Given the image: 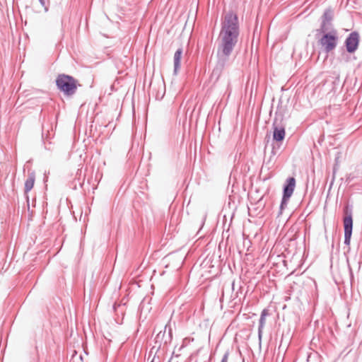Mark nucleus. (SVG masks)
<instances>
[{"label": "nucleus", "mask_w": 362, "mask_h": 362, "mask_svg": "<svg viewBox=\"0 0 362 362\" xmlns=\"http://www.w3.org/2000/svg\"><path fill=\"white\" fill-rule=\"evenodd\" d=\"M296 186V180L293 177H290L287 180V184L284 189V196L281 205L283 208L284 205L286 204L288 199L291 197Z\"/></svg>", "instance_id": "nucleus-6"}, {"label": "nucleus", "mask_w": 362, "mask_h": 362, "mask_svg": "<svg viewBox=\"0 0 362 362\" xmlns=\"http://www.w3.org/2000/svg\"><path fill=\"white\" fill-rule=\"evenodd\" d=\"M240 35V25L238 15L233 11L225 12L218 35V57L226 59L237 45Z\"/></svg>", "instance_id": "nucleus-1"}, {"label": "nucleus", "mask_w": 362, "mask_h": 362, "mask_svg": "<svg viewBox=\"0 0 362 362\" xmlns=\"http://www.w3.org/2000/svg\"><path fill=\"white\" fill-rule=\"evenodd\" d=\"M56 83L58 88L67 96L74 95L78 85L75 78L65 74L59 75L57 78Z\"/></svg>", "instance_id": "nucleus-2"}, {"label": "nucleus", "mask_w": 362, "mask_h": 362, "mask_svg": "<svg viewBox=\"0 0 362 362\" xmlns=\"http://www.w3.org/2000/svg\"><path fill=\"white\" fill-rule=\"evenodd\" d=\"M154 360H155V356L153 357V358L152 359L151 362H154Z\"/></svg>", "instance_id": "nucleus-14"}, {"label": "nucleus", "mask_w": 362, "mask_h": 362, "mask_svg": "<svg viewBox=\"0 0 362 362\" xmlns=\"http://www.w3.org/2000/svg\"><path fill=\"white\" fill-rule=\"evenodd\" d=\"M42 3H43V0H40Z\"/></svg>", "instance_id": "nucleus-16"}, {"label": "nucleus", "mask_w": 362, "mask_h": 362, "mask_svg": "<svg viewBox=\"0 0 362 362\" xmlns=\"http://www.w3.org/2000/svg\"><path fill=\"white\" fill-rule=\"evenodd\" d=\"M359 36L356 32L351 33L345 41L346 48L348 52H355L358 46Z\"/></svg>", "instance_id": "nucleus-5"}, {"label": "nucleus", "mask_w": 362, "mask_h": 362, "mask_svg": "<svg viewBox=\"0 0 362 362\" xmlns=\"http://www.w3.org/2000/svg\"><path fill=\"white\" fill-rule=\"evenodd\" d=\"M182 53V49H178L174 54V71L176 74L180 66V59Z\"/></svg>", "instance_id": "nucleus-9"}, {"label": "nucleus", "mask_w": 362, "mask_h": 362, "mask_svg": "<svg viewBox=\"0 0 362 362\" xmlns=\"http://www.w3.org/2000/svg\"><path fill=\"white\" fill-rule=\"evenodd\" d=\"M269 315V310L264 309L262 310L259 319V334L261 335L262 329L266 323V317Z\"/></svg>", "instance_id": "nucleus-10"}, {"label": "nucleus", "mask_w": 362, "mask_h": 362, "mask_svg": "<svg viewBox=\"0 0 362 362\" xmlns=\"http://www.w3.org/2000/svg\"><path fill=\"white\" fill-rule=\"evenodd\" d=\"M42 3H43V0H40Z\"/></svg>", "instance_id": "nucleus-15"}, {"label": "nucleus", "mask_w": 362, "mask_h": 362, "mask_svg": "<svg viewBox=\"0 0 362 362\" xmlns=\"http://www.w3.org/2000/svg\"><path fill=\"white\" fill-rule=\"evenodd\" d=\"M164 334H165V332H163V333L159 332L156 336V339L163 338L164 337Z\"/></svg>", "instance_id": "nucleus-13"}, {"label": "nucleus", "mask_w": 362, "mask_h": 362, "mask_svg": "<svg viewBox=\"0 0 362 362\" xmlns=\"http://www.w3.org/2000/svg\"><path fill=\"white\" fill-rule=\"evenodd\" d=\"M344 243L349 245L352 233L353 219L351 209L346 206L344 209Z\"/></svg>", "instance_id": "nucleus-4"}, {"label": "nucleus", "mask_w": 362, "mask_h": 362, "mask_svg": "<svg viewBox=\"0 0 362 362\" xmlns=\"http://www.w3.org/2000/svg\"><path fill=\"white\" fill-rule=\"evenodd\" d=\"M34 183L35 176L33 175H30L25 182V192H28L30 191L34 186Z\"/></svg>", "instance_id": "nucleus-11"}, {"label": "nucleus", "mask_w": 362, "mask_h": 362, "mask_svg": "<svg viewBox=\"0 0 362 362\" xmlns=\"http://www.w3.org/2000/svg\"><path fill=\"white\" fill-rule=\"evenodd\" d=\"M322 34L320 43L323 50L329 53L334 50L338 42V33L334 28L326 31H320Z\"/></svg>", "instance_id": "nucleus-3"}, {"label": "nucleus", "mask_w": 362, "mask_h": 362, "mask_svg": "<svg viewBox=\"0 0 362 362\" xmlns=\"http://www.w3.org/2000/svg\"><path fill=\"white\" fill-rule=\"evenodd\" d=\"M228 354H226L222 360H221V362H228Z\"/></svg>", "instance_id": "nucleus-12"}, {"label": "nucleus", "mask_w": 362, "mask_h": 362, "mask_svg": "<svg viewBox=\"0 0 362 362\" xmlns=\"http://www.w3.org/2000/svg\"><path fill=\"white\" fill-rule=\"evenodd\" d=\"M286 135L285 129L283 127L274 126L273 132V139L276 141H281Z\"/></svg>", "instance_id": "nucleus-8"}, {"label": "nucleus", "mask_w": 362, "mask_h": 362, "mask_svg": "<svg viewBox=\"0 0 362 362\" xmlns=\"http://www.w3.org/2000/svg\"><path fill=\"white\" fill-rule=\"evenodd\" d=\"M333 18V11L330 8L327 9L323 16L321 24L320 31H326L329 29H333L331 21Z\"/></svg>", "instance_id": "nucleus-7"}]
</instances>
